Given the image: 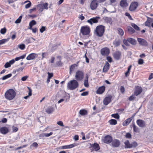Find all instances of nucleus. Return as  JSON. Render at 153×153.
<instances>
[{"instance_id": "63", "label": "nucleus", "mask_w": 153, "mask_h": 153, "mask_svg": "<svg viewBox=\"0 0 153 153\" xmlns=\"http://www.w3.org/2000/svg\"><path fill=\"white\" fill-rule=\"evenodd\" d=\"M144 63V61L142 59H139L138 61V64L140 65L143 64Z\"/></svg>"}, {"instance_id": "25", "label": "nucleus", "mask_w": 153, "mask_h": 153, "mask_svg": "<svg viewBox=\"0 0 153 153\" xmlns=\"http://www.w3.org/2000/svg\"><path fill=\"white\" fill-rule=\"evenodd\" d=\"M78 145V143H74L73 144H71L69 145L63 146L62 147V148L63 149L71 148L75 146H77Z\"/></svg>"}, {"instance_id": "45", "label": "nucleus", "mask_w": 153, "mask_h": 153, "mask_svg": "<svg viewBox=\"0 0 153 153\" xmlns=\"http://www.w3.org/2000/svg\"><path fill=\"white\" fill-rule=\"evenodd\" d=\"M117 30L118 32V34L121 36H123L124 34V32L123 30L120 28L117 29Z\"/></svg>"}, {"instance_id": "3", "label": "nucleus", "mask_w": 153, "mask_h": 153, "mask_svg": "<svg viewBox=\"0 0 153 153\" xmlns=\"http://www.w3.org/2000/svg\"><path fill=\"white\" fill-rule=\"evenodd\" d=\"M16 96L15 91L12 89H9L7 90L4 94L5 98L9 100H13Z\"/></svg>"}, {"instance_id": "5", "label": "nucleus", "mask_w": 153, "mask_h": 153, "mask_svg": "<svg viewBox=\"0 0 153 153\" xmlns=\"http://www.w3.org/2000/svg\"><path fill=\"white\" fill-rule=\"evenodd\" d=\"M84 77V73L82 71H77L76 73L75 77L76 80L81 81Z\"/></svg>"}, {"instance_id": "29", "label": "nucleus", "mask_w": 153, "mask_h": 153, "mask_svg": "<svg viewBox=\"0 0 153 153\" xmlns=\"http://www.w3.org/2000/svg\"><path fill=\"white\" fill-rule=\"evenodd\" d=\"M103 19L105 22L107 23H108L110 24H111L112 23V19L110 17L105 16L104 17Z\"/></svg>"}, {"instance_id": "49", "label": "nucleus", "mask_w": 153, "mask_h": 153, "mask_svg": "<svg viewBox=\"0 0 153 153\" xmlns=\"http://www.w3.org/2000/svg\"><path fill=\"white\" fill-rule=\"evenodd\" d=\"M18 47L21 50H23L25 48V45L24 44H22L18 45Z\"/></svg>"}, {"instance_id": "52", "label": "nucleus", "mask_w": 153, "mask_h": 153, "mask_svg": "<svg viewBox=\"0 0 153 153\" xmlns=\"http://www.w3.org/2000/svg\"><path fill=\"white\" fill-rule=\"evenodd\" d=\"M6 32V29L5 28H4L1 29L0 33L3 34H4Z\"/></svg>"}, {"instance_id": "4", "label": "nucleus", "mask_w": 153, "mask_h": 153, "mask_svg": "<svg viewBox=\"0 0 153 153\" xmlns=\"http://www.w3.org/2000/svg\"><path fill=\"white\" fill-rule=\"evenodd\" d=\"M105 27L103 25H100L97 26L95 30V34L99 37H102L105 31Z\"/></svg>"}, {"instance_id": "11", "label": "nucleus", "mask_w": 153, "mask_h": 153, "mask_svg": "<svg viewBox=\"0 0 153 153\" xmlns=\"http://www.w3.org/2000/svg\"><path fill=\"white\" fill-rule=\"evenodd\" d=\"M137 40L140 45L144 46H147L148 45V42L145 39L139 38H137Z\"/></svg>"}, {"instance_id": "47", "label": "nucleus", "mask_w": 153, "mask_h": 153, "mask_svg": "<svg viewBox=\"0 0 153 153\" xmlns=\"http://www.w3.org/2000/svg\"><path fill=\"white\" fill-rule=\"evenodd\" d=\"M111 116L117 119H119L120 118V116L118 113L112 114Z\"/></svg>"}, {"instance_id": "37", "label": "nucleus", "mask_w": 153, "mask_h": 153, "mask_svg": "<svg viewBox=\"0 0 153 153\" xmlns=\"http://www.w3.org/2000/svg\"><path fill=\"white\" fill-rule=\"evenodd\" d=\"M76 66V65L75 64H74L71 65L70 67V71H69V73L71 74L72 72H73L74 70V69L75 68Z\"/></svg>"}, {"instance_id": "17", "label": "nucleus", "mask_w": 153, "mask_h": 153, "mask_svg": "<svg viewBox=\"0 0 153 153\" xmlns=\"http://www.w3.org/2000/svg\"><path fill=\"white\" fill-rule=\"evenodd\" d=\"M55 110V108L54 106H49L46 109L45 111L48 114H50L53 112Z\"/></svg>"}, {"instance_id": "16", "label": "nucleus", "mask_w": 153, "mask_h": 153, "mask_svg": "<svg viewBox=\"0 0 153 153\" xmlns=\"http://www.w3.org/2000/svg\"><path fill=\"white\" fill-rule=\"evenodd\" d=\"M112 137L109 135L105 136L103 140V142L107 144L110 143L112 142Z\"/></svg>"}, {"instance_id": "26", "label": "nucleus", "mask_w": 153, "mask_h": 153, "mask_svg": "<svg viewBox=\"0 0 153 153\" xmlns=\"http://www.w3.org/2000/svg\"><path fill=\"white\" fill-rule=\"evenodd\" d=\"M110 64L109 63L107 62L105 64L103 69V72H106L109 70L110 67Z\"/></svg>"}, {"instance_id": "43", "label": "nucleus", "mask_w": 153, "mask_h": 153, "mask_svg": "<svg viewBox=\"0 0 153 153\" xmlns=\"http://www.w3.org/2000/svg\"><path fill=\"white\" fill-rule=\"evenodd\" d=\"M53 134V132H51L49 133H43L42 134H41V135L42 136V137H43L44 136H45V137H48L52 135Z\"/></svg>"}, {"instance_id": "60", "label": "nucleus", "mask_w": 153, "mask_h": 153, "mask_svg": "<svg viewBox=\"0 0 153 153\" xmlns=\"http://www.w3.org/2000/svg\"><path fill=\"white\" fill-rule=\"evenodd\" d=\"M27 88L29 90L28 95L29 96H31L32 95V90L29 87H27Z\"/></svg>"}, {"instance_id": "14", "label": "nucleus", "mask_w": 153, "mask_h": 153, "mask_svg": "<svg viewBox=\"0 0 153 153\" xmlns=\"http://www.w3.org/2000/svg\"><path fill=\"white\" fill-rule=\"evenodd\" d=\"M112 98V96L111 95H110L108 97H106L104 98L103 101L104 105H107L111 102Z\"/></svg>"}, {"instance_id": "8", "label": "nucleus", "mask_w": 153, "mask_h": 153, "mask_svg": "<svg viewBox=\"0 0 153 153\" xmlns=\"http://www.w3.org/2000/svg\"><path fill=\"white\" fill-rule=\"evenodd\" d=\"M100 19V17L98 16L93 17L88 20L87 21V22L91 25H92L93 23H97L98 22V20Z\"/></svg>"}, {"instance_id": "46", "label": "nucleus", "mask_w": 153, "mask_h": 153, "mask_svg": "<svg viewBox=\"0 0 153 153\" xmlns=\"http://www.w3.org/2000/svg\"><path fill=\"white\" fill-rule=\"evenodd\" d=\"M27 2H29V3L26 4L25 5V8L26 9H27L30 7L31 6V2L27 0L25 2V3H26Z\"/></svg>"}, {"instance_id": "62", "label": "nucleus", "mask_w": 153, "mask_h": 153, "mask_svg": "<svg viewBox=\"0 0 153 153\" xmlns=\"http://www.w3.org/2000/svg\"><path fill=\"white\" fill-rule=\"evenodd\" d=\"M58 125L61 126H64L63 122L62 121H59L57 123Z\"/></svg>"}, {"instance_id": "10", "label": "nucleus", "mask_w": 153, "mask_h": 153, "mask_svg": "<svg viewBox=\"0 0 153 153\" xmlns=\"http://www.w3.org/2000/svg\"><path fill=\"white\" fill-rule=\"evenodd\" d=\"M98 5V1L97 0H93L90 4L91 9L92 10H94L96 9Z\"/></svg>"}, {"instance_id": "30", "label": "nucleus", "mask_w": 153, "mask_h": 153, "mask_svg": "<svg viewBox=\"0 0 153 153\" xmlns=\"http://www.w3.org/2000/svg\"><path fill=\"white\" fill-rule=\"evenodd\" d=\"M125 148H132L131 144H130L129 141L127 140L124 142Z\"/></svg>"}, {"instance_id": "12", "label": "nucleus", "mask_w": 153, "mask_h": 153, "mask_svg": "<svg viewBox=\"0 0 153 153\" xmlns=\"http://www.w3.org/2000/svg\"><path fill=\"white\" fill-rule=\"evenodd\" d=\"M120 140L117 139L112 140L111 143L112 146L114 148L118 147L120 145Z\"/></svg>"}, {"instance_id": "50", "label": "nucleus", "mask_w": 153, "mask_h": 153, "mask_svg": "<svg viewBox=\"0 0 153 153\" xmlns=\"http://www.w3.org/2000/svg\"><path fill=\"white\" fill-rule=\"evenodd\" d=\"M132 126L134 131L136 132H137L138 130V128L136 126L134 123H133Z\"/></svg>"}, {"instance_id": "9", "label": "nucleus", "mask_w": 153, "mask_h": 153, "mask_svg": "<svg viewBox=\"0 0 153 153\" xmlns=\"http://www.w3.org/2000/svg\"><path fill=\"white\" fill-rule=\"evenodd\" d=\"M101 53L102 55L107 56L110 53L109 49L107 47L104 48L101 50Z\"/></svg>"}, {"instance_id": "31", "label": "nucleus", "mask_w": 153, "mask_h": 153, "mask_svg": "<svg viewBox=\"0 0 153 153\" xmlns=\"http://www.w3.org/2000/svg\"><path fill=\"white\" fill-rule=\"evenodd\" d=\"M127 29L129 33L130 34H132L134 33L135 31L134 29L131 27L130 26H128L127 27Z\"/></svg>"}, {"instance_id": "20", "label": "nucleus", "mask_w": 153, "mask_h": 153, "mask_svg": "<svg viewBox=\"0 0 153 153\" xmlns=\"http://www.w3.org/2000/svg\"><path fill=\"white\" fill-rule=\"evenodd\" d=\"M121 55V53L119 51H116L113 54L114 58L117 60H118L120 59Z\"/></svg>"}, {"instance_id": "18", "label": "nucleus", "mask_w": 153, "mask_h": 153, "mask_svg": "<svg viewBox=\"0 0 153 153\" xmlns=\"http://www.w3.org/2000/svg\"><path fill=\"white\" fill-rule=\"evenodd\" d=\"M134 116V115L132 117L128 118L125 120V121L123 122L122 124L123 126H125L128 125L132 121V118Z\"/></svg>"}, {"instance_id": "48", "label": "nucleus", "mask_w": 153, "mask_h": 153, "mask_svg": "<svg viewBox=\"0 0 153 153\" xmlns=\"http://www.w3.org/2000/svg\"><path fill=\"white\" fill-rule=\"evenodd\" d=\"M132 67L131 65H130L128 67L127 71L125 73V76H128V74L129 73L131 68Z\"/></svg>"}, {"instance_id": "61", "label": "nucleus", "mask_w": 153, "mask_h": 153, "mask_svg": "<svg viewBox=\"0 0 153 153\" xmlns=\"http://www.w3.org/2000/svg\"><path fill=\"white\" fill-rule=\"evenodd\" d=\"M78 18L81 20H83L85 19L84 16H83V14H82L79 15Z\"/></svg>"}, {"instance_id": "53", "label": "nucleus", "mask_w": 153, "mask_h": 153, "mask_svg": "<svg viewBox=\"0 0 153 153\" xmlns=\"http://www.w3.org/2000/svg\"><path fill=\"white\" fill-rule=\"evenodd\" d=\"M125 15L126 16H128L130 19L131 20H133V19L132 18L131 16L130 15V14L129 13H125Z\"/></svg>"}, {"instance_id": "55", "label": "nucleus", "mask_w": 153, "mask_h": 153, "mask_svg": "<svg viewBox=\"0 0 153 153\" xmlns=\"http://www.w3.org/2000/svg\"><path fill=\"white\" fill-rule=\"evenodd\" d=\"M128 39L127 40L124 39L123 40V42L124 44L126 46H129L130 45L128 43Z\"/></svg>"}, {"instance_id": "36", "label": "nucleus", "mask_w": 153, "mask_h": 153, "mask_svg": "<svg viewBox=\"0 0 153 153\" xmlns=\"http://www.w3.org/2000/svg\"><path fill=\"white\" fill-rule=\"evenodd\" d=\"M9 39H10L9 38H8L7 39H4L2 40H0V45L3 44H4V43L7 42L9 40Z\"/></svg>"}, {"instance_id": "51", "label": "nucleus", "mask_w": 153, "mask_h": 153, "mask_svg": "<svg viewBox=\"0 0 153 153\" xmlns=\"http://www.w3.org/2000/svg\"><path fill=\"white\" fill-rule=\"evenodd\" d=\"M22 17V16H20L19 18L15 21V23L17 24L20 23L21 21Z\"/></svg>"}, {"instance_id": "54", "label": "nucleus", "mask_w": 153, "mask_h": 153, "mask_svg": "<svg viewBox=\"0 0 153 153\" xmlns=\"http://www.w3.org/2000/svg\"><path fill=\"white\" fill-rule=\"evenodd\" d=\"M42 5L43 6V7L44 9H45L46 10H47L48 9V4L47 3H45V4H42Z\"/></svg>"}, {"instance_id": "58", "label": "nucleus", "mask_w": 153, "mask_h": 153, "mask_svg": "<svg viewBox=\"0 0 153 153\" xmlns=\"http://www.w3.org/2000/svg\"><path fill=\"white\" fill-rule=\"evenodd\" d=\"M135 98V97L132 95L129 97L128 100L129 101H131L134 100Z\"/></svg>"}, {"instance_id": "40", "label": "nucleus", "mask_w": 153, "mask_h": 153, "mask_svg": "<svg viewBox=\"0 0 153 153\" xmlns=\"http://www.w3.org/2000/svg\"><path fill=\"white\" fill-rule=\"evenodd\" d=\"M26 56V54H24L19 57H17L15 59V61H17L21 59H24Z\"/></svg>"}, {"instance_id": "7", "label": "nucleus", "mask_w": 153, "mask_h": 153, "mask_svg": "<svg viewBox=\"0 0 153 153\" xmlns=\"http://www.w3.org/2000/svg\"><path fill=\"white\" fill-rule=\"evenodd\" d=\"M138 6V4L137 2L136 1L132 2L130 6L129 10L131 11H134L137 9Z\"/></svg>"}, {"instance_id": "39", "label": "nucleus", "mask_w": 153, "mask_h": 153, "mask_svg": "<svg viewBox=\"0 0 153 153\" xmlns=\"http://www.w3.org/2000/svg\"><path fill=\"white\" fill-rule=\"evenodd\" d=\"M79 113L80 114L84 115H86L87 113V112L86 110H81L79 111Z\"/></svg>"}, {"instance_id": "33", "label": "nucleus", "mask_w": 153, "mask_h": 153, "mask_svg": "<svg viewBox=\"0 0 153 153\" xmlns=\"http://www.w3.org/2000/svg\"><path fill=\"white\" fill-rule=\"evenodd\" d=\"M110 124L111 125H115L117 124V122L116 120L114 119H111L109 121Z\"/></svg>"}, {"instance_id": "28", "label": "nucleus", "mask_w": 153, "mask_h": 153, "mask_svg": "<svg viewBox=\"0 0 153 153\" xmlns=\"http://www.w3.org/2000/svg\"><path fill=\"white\" fill-rule=\"evenodd\" d=\"M120 6L122 7H126L128 5L126 0H121L120 2Z\"/></svg>"}, {"instance_id": "19", "label": "nucleus", "mask_w": 153, "mask_h": 153, "mask_svg": "<svg viewBox=\"0 0 153 153\" xmlns=\"http://www.w3.org/2000/svg\"><path fill=\"white\" fill-rule=\"evenodd\" d=\"M105 89V87L104 86L100 87L97 90L96 93L97 94H101L104 92Z\"/></svg>"}, {"instance_id": "42", "label": "nucleus", "mask_w": 153, "mask_h": 153, "mask_svg": "<svg viewBox=\"0 0 153 153\" xmlns=\"http://www.w3.org/2000/svg\"><path fill=\"white\" fill-rule=\"evenodd\" d=\"M26 56V54H24L19 57H17L15 59V61H17L21 59H24Z\"/></svg>"}, {"instance_id": "13", "label": "nucleus", "mask_w": 153, "mask_h": 153, "mask_svg": "<svg viewBox=\"0 0 153 153\" xmlns=\"http://www.w3.org/2000/svg\"><path fill=\"white\" fill-rule=\"evenodd\" d=\"M143 91V89L141 87L137 86L136 87L134 94L135 95L137 96L140 94Z\"/></svg>"}, {"instance_id": "6", "label": "nucleus", "mask_w": 153, "mask_h": 153, "mask_svg": "<svg viewBox=\"0 0 153 153\" xmlns=\"http://www.w3.org/2000/svg\"><path fill=\"white\" fill-rule=\"evenodd\" d=\"M90 146L89 149L91 152L94 151H97L99 150L100 149L99 145L97 143H94V144H90Z\"/></svg>"}, {"instance_id": "2", "label": "nucleus", "mask_w": 153, "mask_h": 153, "mask_svg": "<svg viewBox=\"0 0 153 153\" xmlns=\"http://www.w3.org/2000/svg\"><path fill=\"white\" fill-rule=\"evenodd\" d=\"M79 86L78 82L76 80L73 79L70 81L67 85V88L71 90H73L77 88Z\"/></svg>"}, {"instance_id": "32", "label": "nucleus", "mask_w": 153, "mask_h": 153, "mask_svg": "<svg viewBox=\"0 0 153 153\" xmlns=\"http://www.w3.org/2000/svg\"><path fill=\"white\" fill-rule=\"evenodd\" d=\"M113 45L115 47H117L120 44V40H115L113 42Z\"/></svg>"}, {"instance_id": "41", "label": "nucleus", "mask_w": 153, "mask_h": 153, "mask_svg": "<svg viewBox=\"0 0 153 153\" xmlns=\"http://www.w3.org/2000/svg\"><path fill=\"white\" fill-rule=\"evenodd\" d=\"M26 56V54H24L19 57H17L15 59V61H17L21 59H24Z\"/></svg>"}, {"instance_id": "57", "label": "nucleus", "mask_w": 153, "mask_h": 153, "mask_svg": "<svg viewBox=\"0 0 153 153\" xmlns=\"http://www.w3.org/2000/svg\"><path fill=\"white\" fill-rule=\"evenodd\" d=\"M11 65L9 62H7L4 65V67L5 68H7L10 67Z\"/></svg>"}, {"instance_id": "24", "label": "nucleus", "mask_w": 153, "mask_h": 153, "mask_svg": "<svg viewBox=\"0 0 153 153\" xmlns=\"http://www.w3.org/2000/svg\"><path fill=\"white\" fill-rule=\"evenodd\" d=\"M32 39L34 41H35L36 39L32 37H27L24 41V42L26 43V44L31 43L32 42Z\"/></svg>"}, {"instance_id": "34", "label": "nucleus", "mask_w": 153, "mask_h": 153, "mask_svg": "<svg viewBox=\"0 0 153 153\" xmlns=\"http://www.w3.org/2000/svg\"><path fill=\"white\" fill-rule=\"evenodd\" d=\"M36 24V22L34 20L31 21L29 24V29H32V26Z\"/></svg>"}, {"instance_id": "56", "label": "nucleus", "mask_w": 153, "mask_h": 153, "mask_svg": "<svg viewBox=\"0 0 153 153\" xmlns=\"http://www.w3.org/2000/svg\"><path fill=\"white\" fill-rule=\"evenodd\" d=\"M131 145L132 147H136L137 146V144L136 142H134L131 143Z\"/></svg>"}, {"instance_id": "1", "label": "nucleus", "mask_w": 153, "mask_h": 153, "mask_svg": "<svg viewBox=\"0 0 153 153\" xmlns=\"http://www.w3.org/2000/svg\"><path fill=\"white\" fill-rule=\"evenodd\" d=\"M90 31V28L88 26H82L80 30L79 35L81 38L86 39L89 37Z\"/></svg>"}, {"instance_id": "64", "label": "nucleus", "mask_w": 153, "mask_h": 153, "mask_svg": "<svg viewBox=\"0 0 153 153\" xmlns=\"http://www.w3.org/2000/svg\"><path fill=\"white\" fill-rule=\"evenodd\" d=\"M106 59L109 62L111 63L112 62V59L110 56H107Z\"/></svg>"}, {"instance_id": "21", "label": "nucleus", "mask_w": 153, "mask_h": 153, "mask_svg": "<svg viewBox=\"0 0 153 153\" xmlns=\"http://www.w3.org/2000/svg\"><path fill=\"white\" fill-rule=\"evenodd\" d=\"M37 56V54L35 53H32L26 57V59L28 60L34 59Z\"/></svg>"}, {"instance_id": "22", "label": "nucleus", "mask_w": 153, "mask_h": 153, "mask_svg": "<svg viewBox=\"0 0 153 153\" xmlns=\"http://www.w3.org/2000/svg\"><path fill=\"white\" fill-rule=\"evenodd\" d=\"M88 74H86V77L85 78L84 83V85L86 88H88L89 87V84L88 82Z\"/></svg>"}, {"instance_id": "44", "label": "nucleus", "mask_w": 153, "mask_h": 153, "mask_svg": "<svg viewBox=\"0 0 153 153\" xmlns=\"http://www.w3.org/2000/svg\"><path fill=\"white\" fill-rule=\"evenodd\" d=\"M37 9L40 11L41 12L44 9V8L43 7L42 4H38L37 5Z\"/></svg>"}, {"instance_id": "23", "label": "nucleus", "mask_w": 153, "mask_h": 153, "mask_svg": "<svg viewBox=\"0 0 153 153\" xmlns=\"http://www.w3.org/2000/svg\"><path fill=\"white\" fill-rule=\"evenodd\" d=\"M8 128L5 127L0 128V132L2 134H5L8 133Z\"/></svg>"}, {"instance_id": "27", "label": "nucleus", "mask_w": 153, "mask_h": 153, "mask_svg": "<svg viewBox=\"0 0 153 153\" xmlns=\"http://www.w3.org/2000/svg\"><path fill=\"white\" fill-rule=\"evenodd\" d=\"M128 41L132 45H135L137 43L135 39L131 38H128Z\"/></svg>"}, {"instance_id": "15", "label": "nucleus", "mask_w": 153, "mask_h": 153, "mask_svg": "<svg viewBox=\"0 0 153 153\" xmlns=\"http://www.w3.org/2000/svg\"><path fill=\"white\" fill-rule=\"evenodd\" d=\"M137 125L140 127L144 128L146 126L145 122L143 120L138 119L136 121Z\"/></svg>"}, {"instance_id": "38", "label": "nucleus", "mask_w": 153, "mask_h": 153, "mask_svg": "<svg viewBox=\"0 0 153 153\" xmlns=\"http://www.w3.org/2000/svg\"><path fill=\"white\" fill-rule=\"evenodd\" d=\"M39 146L38 144L36 142H34L30 146V149H32V147H35L37 148Z\"/></svg>"}, {"instance_id": "35", "label": "nucleus", "mask_w": 153, "mask_h": 153, "mask_svg": "<svg viewBox=\"0 0 153 153\" xmlns=\"http://www.w3.org/2000/svg\"><path fill=\"white\" fill-rule=\"evenodd\" d=\"M131 25L137 30L139 31L140 30L139 27L134 23H131Z\"/></svg>"}, {"instance_id": "59", "label": "nucleus", "mask_w": 153, "mask_h": 153, "mask_svg": "<svg viewBox=\"0 0 153 153\" xmlns=\"http://www.w3.org/2000/svg\"><path fill=\"white\" fill-rule=\"evenodd\" d=\"M45 26H42L41 28L40 29V31L41 33H42L45 30Z\"/></svg>"}]
</instances>
